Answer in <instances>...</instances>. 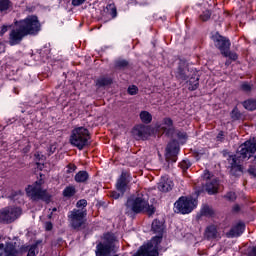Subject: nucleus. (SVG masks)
<instances>
[{"instance_id": "f257e3e1", "label": "nucleus", "mask_w": 256, "mask_h": 256, "mask_svg": "<svg viewBox=\"0 0 256 256\" xmlns=\"http://www.w3.org/2000/svg\"><path fill=\"white\" fill-rule=\"evenodd\" d=\"M41 31V23L37 16H28L24 20L16 22V26L11 30L9 35V45H19L23 37L27 35H38Z\"/></svg>"}, {"instance_id": "f03ea898", "label": "nucleus", "mask_w": 256, "mask_h": 256, "mask_svg": "<svg viewBox=\"0 0 256 256\" xmlns=\"http://www.w3.org/2000/svg\"><path fill=\"white\" fill-rule=\"evenodd\" d=\"M256 151V138H251L242 144L239 148V155H231L228 158V163L231 169H236V171H241V165L239 161L241 159H251Z\"/></svg>"}, {"instance_id": "7ed1b4c3", "label": "nucleus", "mask_w": 256, "mask_h": 256, "mask_svg": "<svg viewBox=\"0 0 256 256\" xmlns=\"http://www.w3.org/2000/svg\"><path fill=\"white\" fill-rule=\"evenodd\" d=\"M127 213L132 211V213H148V215H153L155 213V207L149 205L147 197L143 194L133 195L128 198L126 202Z\"/></svg>"}, {"instance_id": "20e7f679", "label": "nucleus", "mask_w": 256, "mask_h": 256, "mask_svg": "<svg viewBox=\"0 0 256 256\" xmlns=\"http://www.w3.org/2000/svg\"><path fill=\"white\" fill-rule=\"evenodd\" d=\"M89 139H91V136H89V130L83 126H79L72 130L70 143L81 151V149L89 145Z\"/></svg>"}, {"instance_id": "39448f33", "label": "nucleus", "mask_w": 256, "mask_h": 256, "mask_svg": "<svg viewBox=\"0 0 256 256\" xmlns=\"http://www.w3.org/2000/svg\"><path fill=\"white\" fill-rule=\"evenodd\" d=\"M41 185H43V180H38L34 184L29 185L26 188V194L32 201H46V203H49L51 201V195Z\"/></svg>"}, {"instance_id": "423d86ee", "label": "nucleus", "mask_w": 256, "mask_h": 256, "mask_svg": "<svg viewBox=\"0 0 256 256\" xmlns=\"http://www.w3.org/2000/svg\"><path fill=\"white\" fill-rule=\"evenodd\" d=\"M115 243H117V238L115 237V234H104V242H100L97 244L95 255L111 256V254L115 252Z\"/></svg>"}, {"instance_id": "0eeeda50", "label": "nucleus", "mask_w": 256, "mask_h": 256, "mask_svg": "<svg viewBox=\"0 0 256 256\" xmlns=\"http://www.w3.org/2000/svg\"><path fill=\"white\" fill-rule=\"evenodd\" d=\"M195 207H197V200L192 197L182 196L174 204L175 213H181L182 215H188Z\"/></svg>"}, {"instance_id": "6e6552de", "label": "nucleus", "mask_w": 256, "mask_h": 256, "mask_svg": "<svg viewBox=\"0 0 256 256\" xmlns=\"http://www.w3.org/2000/svg\"><path fill=\"white\" fill-rule=\"evenodd\" d=\"M86 217V209H73L68 215L70 225L73 229H81V226L85 225Z\"/></svg>"}, {"instance_id": "1a4fd4ad", "label": "nucleus", "mask_w": 256, "mask_h": 256, "mask_svg": "<svg viewBox=\"0 0 256 256\" xmlns=\"http://www.w3.org/2000/svg\"><path fill=\"white\" fill-rule=\"evenodd\" d=\"M19 217H21V208L19 207H8L0 210V223H13Z\"/></svg>"}, {"instance_id": "9d476101", "label": "nucleus", "mask_w": 256, "mask_h": 256, "mask_svg": "<svg viewBox=\"0 0 256 256\" xmlns=\"http://www.w3.org/2000/svg\"><path fill=\"white\" fill-rule=\"evenodd\" d=\"M128 177L129 174L127 172H122L120 178L116 183L117 191H113L110 194V197H112V199H119V197H123V195L127 191V185L129 183Z\"/></svg>"}, {"instance_id": "9b49d317", "label": "nucleus", "mask_w": 256, "mask_h": 256, "mask_svg": "<svg viewBox=\"0 0 256 256\" xmlns=\"http://www.w3.org/2000/svg\"><path fill=\"white\" fill-rule=\"evenodd\" d=\"M212 41H214L215 46L221 51L222 55H227V51H229L231 47L229 39L219 35V33H215L212 36Z\"/></svg>"}, {"instance_id": "f8f14e48", "label": "nucleus", "mask_w": 256, "mask_h": 256, "mask_svg": "<svg viewBox=\"0 0 256 256\" xmlns=\"http://www.w3.org/2000/svg\"><path fill=\"white\" fill-rule=\"evenodd\" d=\"M132 135L137 140H145L149 137V127L145 125H137L133 128Z\"/></svg>"}, {"instance_id": "ddd939ff", "label": "nucleus", "mask_w": 256, "mask_h": 256, "mask_svg": "<svg viewBox=\"0 0 256 256\" xmlns=\"http://www.w3.org/2000/svg\"><path fill=\"white\" fill-rule=\"evenodd\" d=\"M158 131H163L166 135H173V120L171 118H164L158 126Z\"/></svg>"}, {"instance_id": "4468645a", "label": "nucleus", "mask_w": 256, "mask_h": 256, "mask_svg": "<svg viewBox=\"0 0 256 256\" xmlns=\"http://www.w3.org/2000/svg\"><path fill=\"white\" fill-rule=\"evenodd\" d=\"M173 180L170 179L167 176H163L160 179V182L158 183V189L159 191H162L163 193H167L173 189Z\"/></svg>"}, {"instance_id": "2eb2a0df", "label": "nucleus", "mask_w": 256, "mask_h": 256, "mask_svg": "<svg viewBox=\"0 0 256 256\" xmlns=\"http://www.w3.org/2000/svg\"><path fill=\"white\" fill-rule=\"evenodd\" d=\"M165 229V226L163 224V222L159 221V220H154L152 222V231L154 233H157L158 236L153 237V239H157L160 238V243L161 241H163V231Z\"/></svg>"}, {"instance_id": "dca6fc26", "label": "nucleus", "mask_w": 256, "mask_h": 256, "mask_svg": "<svg viewBox=\"0 0 256 256\" xmlns=\"http://www.w3.org/2000/svg\"><path fill=\"white\" fill-rule=\"evenodd\" d=\"M245 231V223L238 222L236 225H234L231 230L228 232V237H241L243 235V232Z\"/></svg>"}, {"instance_id": "f3484780", "label": "nucleus", "mask_w": 256, "mask_h": 256, "mask_svg": "<svg viewBox=\"0 0 256 256\" xmlns=\"http://www.w3.org/2000/svg\"><path fill=\"white\" fill-rule=\"evenodd\" d=\"M218 189H219V180H217V178L207 181L206 191L208 195H215Z\"/></svg>"}, {"instance_id": "a211bd4d", "label": "nucleus", "mask_w": 256, "mask_h": 256, "mask_svg": "<svg viewBox=\"0 0 256 256\" xmlns=\"http://www.w3.org/2000/svg\"><path fill=\"white\" fill-rule=\"evenodd\" d=\"M15 246L13 244H0V256H15Z\"/></svg>"}, {"instance_id": "6ab92c4d", "label": "nucleus", "mask_w": 256, "mask_h": 256, "mask_svg": "<svg viewBox=\"0 0 256 256\" xmlns=\"http://www.w3.org/2000/svg\"><path fill=\"white\" fill-rule=\"evenodd\" d=\"M205 237H207L208 239L219 240V239H221V233H219L217 231V227L209 226V227H207V229L205 231Z\"/></svg>"}, {"instance_id": "aec40b11", "label": "nucleus", "mask_w": 256, "mask_h": 256, "mask_svg": "<svg viewBox=\"0 0 256 256\" xmlns=\"http://www.w3.org/2000/svg\"><path fill=\"white\" fill-rule=\"evenodd\" d=\"M199 87V75L195 74L188 81V89L195 91Z\"/></svg>"}, {"instance_id": "412c9836", "label": "nucleus", "mask_w": 256, "mask_h": 256, "mask_svg": "<svg viewBox=\"0 0 256 256\" xmlns=\"http://www.w3.org/2000/svg\"><path fill=\"white\" fill-rule=\"evenodd\" d=\"M12 7L13 3H11L10 0H0V13L5 15Z\"/></svg>"}, {"instance_id": "4be33fe9", "label": "nucleus", "mask_w": 256, "mask_h": 256, "mask_svg": "<svg viewBox=\"0 0 256 256\" xmlns=\"http://www.w3.org/2000/svg\"><path fill=\"white\" fill-rule=\"evenodd\" d=\"M76 183H85L89 179V173L87 171H79L74 177Z\"/></svg>"}, {"instance_id": "5701e85b", "label": "nucleus", "mask_w": 256, "mask_h": 256, "mask_svg": "<svg viewBox=\"0 0 256 256\" xmlns=\"http://www.w3.org/2000/svg\"><path fill=\"white\" fill-rule=\"evenodd\" d=\"M140 119H141L142 123L149 125V123H151V121H153V115H151V113H149L148 111H141Z\"/></svg>"}, {"instance_id": "b1692460", "label": "nucleus", "mask_w": 256, "mask_h": 256, "mask_svg": "<svg viewBox=\"0 0 256 256\" xmlns=\"http://www.w3.org/2000/svg\"><path fill=\"white\" fill-rule=\"evenodd\" d=\"M179 151V146L177 145V142L173 140L167 145L166 152L169 155L175 154Z\"/></svg>"}, {"instance_id": "393cba45", "label": "nucleus", "mask_w": 256, "mask_h": 256, "mask_svg": "<svg viewBox=\"0 0 256 256\" xmlns=\"http://www.w3.org/2000/svg\"><path fill=\"white\" fill-rule=\"evenodd\" d=\"M96 85H97V87H107V85H111V79L101 77L96 80Z\"/></svg>"}, {"instance_id": "a878e982", "label": "nucleus", "mask_w": 256, "mask_h": 256, "mask_svg": "<svg viewBox=\"0 0 256 256\" xmlns=\"http://www.w3.org/2000/svg\"><path fill=\"white\" fill-rule=\"evenodd\" d=\"M243 107H245L248 111H255L256 101L255 100H246L243 102Z\"/></svg>"}, {"instance_id": "bb28decb", "label": "nucleus", "mask_w": 256, "mask_h": 256, "mask_svg": "<svg viewBox=\"0 0 256 256\" xmlns=\"http://www.w3.org/2000/svg\"><path fill=\"white\" fill-rule=\"evenodd\" d=\"M200 215L204 217H211L213 215V208L209 206H203L200 210Z\"/></svg>"}, {"instance_id": "cd10ccee", "label": "nucleus", "mask_w": 256, "mask_h": 256, "mask_svg": "<svg viewBox=\"0 0 256 256\" xmlns=\"http://www.w3.org/2000/svg\"><path fill=\"white\" fill-rule=\"evenodd\" d=\"M75 186H68L63 190L64 197H73L75 195Z\"/></svg>"}, {"instance_id": "c85d7f7f", "label": "nucleus", "mask_w": 256, "mask_h": 256, "mask_svg": "<svg viewBox=\"0 0 256 256\" xmlns=\"http://www.w3.org/2000/svg\"><path fill=\"white\" fill-rule=\"evenodd\" d=\"M107 10L109 11V15L112 17V19H115V17H117V8H115L114 5H108Z\"/></svg>"}, {"instance_id": "c756f323", "label": "nucleus", "mask_w": 256, "mask_h": 256, "mask_svg": "<svg viewBox=\"0 0 256 256\" xmlns=\"http://www.w3.org/2000/svg\"><path fill=\"white\" fill-rule=\"evenodd\" d=\"M200 19L202 21H209V19H211V12L209 10L204 11L201 15H200Z\"/></svg>"}, {"instance_id": "7c9ffc66", "label": "nucleus", "mask_w": 256, "mask_h": 256, "mask_svg": "<svg viewBox=\"0 0 256 256\" xmlns=\"http://www.w3.org/2000/svg\"><path fill=\"white\" fill-rule=\"evenodd\" d=\"M180 167H181V169H183V171H187V169H189V167H191V162L189 160H183L180 163Z\"/></svg>"}, {"instance_id": "2f4dec72", "label": "nucleus", "mask_w": 256, "mask_h": 256, "mask_svg": "<svg viewBox=\"0 0 256 256\" xmlns=\"http://www.w3.org/2000/svg\"><path fill=\"white\" fill-rule=\"evenodd\" d=\"M224 57H229V59H231L232 61H237V53L235 52H231L229 50H227V55H224Z\"/></svg>"}, {"instance_id": "473e14b6", "label": "nucleus", "mask_w": 256, "mask_h": 256, "mask_svg": "<svg viewBox=\"0 0 256 256\" xmlns=\"http://www.w3.org/2000/svg\"><path fill=\"white\" fill-rule=\"evenodd\" d=\"M137 91H139V89L135 85L129 86L128 88L129 95H137Z\"/></svg>"}, {"instance_id": "72a5a7b5", "label": "nucleus", "mask_w": 256, "mask_h": 256, "mask_svg": "<svg viewBox=\"0 0 256 256\" xmlns=\"http://www.w3.org/2000/svg\"><path fill=\"white\" fill-rule=\"evenodd\" d=\"M76 207H78V209H83L84 207H87V200H79L76 204Z\"/></svg>"}, {"instance_id": "f704fd0d", "label": "nucleus", "mask_w": 256, "mask_h": 256, "mask_svg": "<svg viewBox=\"0 0 256 256\" xmlns=\"http://www.w3.org/2000/svg\"><path fill=\"white\" fill-rule=\"evenodd\" d=\"M226 199L229 201H235V199H237V194H235V192H228L226 194Z\"/></svg>"}, {"instance_id": "c9c22d12", "label": "nucleus", "mask_w": 256, "mask_h": 256, "mask_svg": "<svg viewBox=\"0 0 256 256\" xmlns=\"http://www.w3.org/2000/svg\"><path fill=\"white\" fill-rule=\"evenodd\" d=\"M36 249H37V245H32L28 250L27 256H35L36 255V253H35Z\"/></svg>"}, {"instance_id": "e433bc0d", "label": "nucleus", "mask_w": 256, "mask_h": 256, "mask_svg": "<svg viewBox=\"0 0 256 256\" xmlns=\"http://www.w3.org/2000/svg\"><path fill=\"white\" fill-rule=\"evenodd\" d=\"M75 171H77V166H75V164H69L67 173H73Z\"/></svg>"}, {"instance_id": "4c0bfd02", "label": "nucleus", "mask_w": 256, "mask_h": 256, "mask_svg": "<svg viewBox=\"0 0 256 256\" xmlns=\"http://www.w3.org/2000/svg\"><path fill=\"white\" fill-rule=\"evenodd\" d=\"M241 89L242 91H251V86L249 85V83L245 82L241 85Z\"/></svg>"}, {"instance_id": "58836bf2", "label": "nucleus", "mask_w": 256, "mask_h": 256, "mask_svg": "<svg viewBox=\"0 0 256 256\" xmlns=\"http://www.w3.org/2000/svg\"><path fill=\"white\" fill-rule=\"evenodd\" d=\"M117 67H127V61L125 60H119L116 62Z\"/></svg>"}, {"instance_id": "ea45409f", "label": "nucleus", "mask_w": 256, "mask_h": 256, "mask_svg": "<svg viewBox=\"0 0 256 256\" xmlns=\"http://www.w3.org/2000/svg\"><path fill=\"white\" fill-rule=\"evenodd\" d=\"M85 0H72V5H74V7H79V5H83V2Z\"/></svg>"}, {"instance_id": "a19ab883", "label": "nucleus", "mask_w": 256, "mask_h": 256, "mask_svg": "<svg viewBox=\"0 0 256 256\" xmlns=\"http://www.w3.org/2000/svg\"><path fill=\"white\" fill-rule=\"evenodd\" d=\"M9 26L7 25H3L1 30H0V36L3 37V35L5 34L6 31H8Z\"/></svg>"}, {"instance_id": "79ce46f5", "label": "nucleus", "mask_w": 256, "mask_h": 256, "mask_svg": "<svg viewBox=\"0 0 256 256\" xmlns=\"http://www.w3.org/2000/svg\"><path fill=\"white\" fill-rule=\"evenodd\" d=\"M248 172L250 173V175H253V177H256V168L251 166L249 169H248Z\"/></svg>"}, {"instance_id": "37998d69", "label": "nucleus", "mask_w": 256, "mask_h": 256, "mask_svg": "<svg viewBox=\"0 0 256 256\" xmlns=\"http://www.w3.org/2000/svg\"><path fill=\"white\" fill-rule=\"evenodd\" d=\"M45 229H46V231H51V229H53V223L46 222L45 223Z\"/></svg>"}, {"instance_id": "c03bdc74", "label": "nucleus", "mask_w": 256, "mask_h": 256, "mask_svg": "<svg viewBox=\"0 0 256 256\" xmlns=\"http://www.w3.org/2000/svg\"><path fill=\"white\" fill-rule=\"evenodd\" d=\"M224 133L221 131L217 135V141H223Z\"/></svg>"}, {"instance_id": "a18cd8bd", "label": "nucleus", "mask_w": 256, "mask_h": 256, "mask_svg": "<svg viewBox=\"0 0 256 256\" xmlns=\"http://www.w3.org/2000/svg\"><path fill=\"white\" fill-rule=\"evenodd\" d=\"M55 149H56L55 145H50V147H49V155L55 153Z\"/></svg>"}, {"instance_id": "49530a36", "label": "nucleus", "mask_w": 256, "mask_h": 256, "mask_svg": "<svg viewBox=\"0 0 256 256\" xmlns=\"http://www.w3.org/2000/svg\"><path fill=\"white\" fill-rule=\"evenodd\" d=\"M204 179H211V173L209 171H204Z\"/></svg>"}, {"instance_id": "de8ad7c7", "label": "nucleus", "mask_w": 256, "mask_h": 256, "mask_svg": "<svg viewBox=\"0 0 256 256\" xmlns=\"http://www.w3.org/2000/svg\"><path fill=\"white\" fill-rule=\"evenodd\" d=\"M178 137H179L180 139H187V134L179 132V133H178Z\"/></svg>"}, {"instance_id": "09e8293b", "label": "nucleus", "mask_w": 256, "mask_h": 256, "mask_svg": "<svg viewBox=\"0 0 256 256\" xmlns=\"http://www.w3.org/2000/svg\"><path fill=\"white\" fill-rule=\"evenodd\" d=\"M31 149V146H29V145H27L24 149H23V151H24V153H28V151Z\"/></svg>"}, {"instance_id": "8fccbe9b", "label": "nucleus", "mask_w": 256, "mask_h": 256, "mask_svg": "<svg viewBox=\"0 0 256 256\" xmlns=\"http://www.w3.org/2000/svg\"><path fill=\"white\" fill-rule=\"evenodd\" d=\"M252 256H256V247H254L252 250Z\"/></svg>"}, {"instance_id": "3c124183", "label": "nucleus", "mask_w": 256, "mask_h": 256, "mask_svg": "<svg viewBox=\"0 0 256 256\" xmlns=\"http://www.w3.org/2000/svg\"><path fill=\"white\" fill-rule=\"evenodd\" d=\"M234 211H239V206H234Z\"/></svg>"}, {"instance_id": "603ef678", "label": "nucleus", "mask_w": 256, "mask_h": 256, "mask_svg": "<svg viewBox=\"0 0 256 256\" xmlns=\"http://www.w3.org/2000/svg\"><path fill=\"white\" fill-rule=\"evenodd\" d=\"M181 79H184V80H185V79H187V77H185V76L182 75V76H181Z\"/></svg>"}, {"instance_id": "864d4df0", "label": "nucleus", "mask_w": 256, "mask_h": 256, "mask_svg": "<svg viewBox=\"0 0 256 256\" xmlns=\"http://www.w3.org/2000/svg\"><path fill=\"white\" fill-rule=\"evenodd\" d=\"M12 199H14V200H15V199H17V195H15V196H12Z\"/></svg>"}, {"instance_id": "5fc2aeb1", "label": "nucleus", "mask_w": 256, "mask_h": 256, "mask_svg": "<svg viewBox=\"0 0 256 256\" xmlns=\"http://www.w3.org/2000/svg\"><path fill=\"white\" fill-rule=\"evenodd\" d=\"M19 197H21V192L18 193Z\"/></svg>"}, {"instance_id": "6e6d98bb", "label": "nucleus", "mask_w": 256, "mask_h": 256, "mask_svg": "<svg viewBox=\"0 0 256 256\" xmlns=\"http://www.w3.org/2000/svg\"><path fill=\"white\" fill-rule=\"evenodd\" d=\"M53 211H57V208H53Z\"/></svg>"}, {"instance_id": "4d7b16f0", "label": "nucleus", "mask_w": 256, "mask_h": 256, "mask_svg": "<svg viewBox=\"0 0 256 256\" xmlns=\"http://www.w3.org/2000/svg\"><path fill=\"white\" fill-rule=\"evenodd\" d=\"M233 113H235V110L232 111V115H233Z\"/></svg>"}]
</instances>
